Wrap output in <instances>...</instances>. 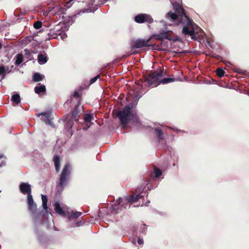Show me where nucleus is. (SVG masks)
Masks as SVG:
<instances>
[{
	"label": "nucleus",
	"instance_id": "f257e3e1",
	"mask_svg": "<svg viewBox=\"0 0 249 249\" xmlns=\"http://www.w3.org/2000/svg\"><path fill=\"white\" fill-rule=\"evenodd\" d=\"M173 21H179L184 25L182 33L185 35L190 36L191 38L194 40H197L198 39V32L195 31L194 26L195 24L193 20L189 18V17H170Z\"/></svg>",
	"mask_w": 249,
	"mask_h": 249
},
{
	"label": "nucleus",
	"instance_id": "f03ea898",
	"mask_svg": "<svg viewBox=\"0 0 249 249\" xmlns=\"http://www.w3.org/2000/svg\"><path fill=\"white\" fill-rule=\"evenodd\" d=\"M133 108V104L130 103L117 113V116L124 127L126 126L128 123L135 117V114L132 111Z\"/></svg>",
	"mask_w": 249,
	"mask_h": 249
},
{
	"label": "nucleus",
	"instance_id": "7ed1b4c3",
	"mask_svg": "<svg viewBox=\"0 0 249 249\" xmlns=\"http://www.w3.org/2000/svg\"><path fill=\"white\" fill-rule=\"evenodd\" d=\"M165 75L164 70L155 71L151 72L147 75H144V80L149 86L157 87L160 84L161 78Z\"/></svg>",
	"mask_w": 249,
	"mask_h": 249
},
{
	"label": "nucleus",
	"instance_id": "20e7f679",
	"mask_svg": "<svg viewBox=\"0 0 249 249\" xmlns=\"http://www.w3.org/2000/svg\"><path fill=\"white\" fill-rule=\"evenodd\" d=\"M151 39V37H150L147 40L143 39H138L133 41L132 47L133 49H139L143 47L151 46L154 49L158 51H161L165 50V49L164 48H160L159 45H156L155 44H149Z\"/></svg>",
	"mask_w": 249,
	"mask_h": 249
},
{
	"label": "nucleus",
	"instance_id": "39448f33",
	"mask_svg": "<svg viewBox=\"0 0 249 249\" xmlns=\"http://www.w3.org/2000/svg\"><path fill=\"white\" fill-rule=\"evenodd\" d=\"M173 32L172 31H162L158 34L153 35L150 37H151V39L154 38L156 40L161 41L160 44L159 45L160 46V48H162V47L163 46H165L163 42L164 39H166L170 41H173L174 42L177 40V39H174L173 38Z\"/></svg>",
	"mask_w": 249,
	"mask_h": 249
},
{
	"label": "nucleus",
	"instance_id": "423d86ee",
	"mask_svg": "<svg viewBox=\"0 0 249 249\" xmlns=\"http://www.w3.org/2000/svg\"><path fill=\"white\" fill-rule=\"evenodd\" d=\"M175 12L170 11L166 16H187L184 9L182 7L181 0H170Z\"/></svg>",
	"mask_w": 249,
	"mask_h": 249
},
{
	"label": "nucleus",
	"instance_id": "0eeeda50",
	"mask_svg": "<svg viewBox=\"0 0 249 249\" xmlns=\"http://www.w3.org/2000/svg\"><path fill=\"white\" fill-rule=\"evenodd\" d=\"M71 174L69 164H65L60 175L58 186L63 189L68 183Z\"/></svg>",
	"mask_w": 249,
	"mask_h": 249
},
{
	"label": "nucleus",
	"instance_id": "6e6552de",
	"mask_svg": "<svg viewBox=\"0 0 249 249\" xmlns=\"http://www.w3.org/2000/svg\"><path fill=\"white\" fill-rule=\"evenodd\" d=\"M28 209L31 214L33 216L36 212V204L35 203L32 195L27 196Z\"/></svg>",
	"mask_w": 249,
	"mask_h": 249
},
{
	"label": "nucleus",
	"instance_id": "1a4fd4ad",
	"mask_svg": "<svg viewBox=\"0 0 249 249\" xmlns=\"http://www.w3.org/2000/svg\"><path fill=\"white\" fill-rule=\"evenodd\" d=\"M143 196L141 194H134L132 195H128L124 197V201L127 204L129 202L131 204L137 202L139 199L142 198Z\"/></svg>",
	"mask_w": 249,
	"mask_h": 249
},
{
	"label": "nucleus",
	"instance_id": "9d476101",
	"mask_svg": "<svg viewBox=\"0 0 249 249\" xmlns=\"http://www.w3.org/2000/svg\"><path fill=\"white\" fill-rule=\"evenodd\" d=\"M19 190L23 194L31 195V186L27 182H23L19 185Z\"/></svg>",
	"mask_w": 249,
	"mask_h": 249
},
{
	"label": "nucleus",
	"instance_id": "9b49d317",
	"mask_svg": "<svg viewBox=\"0 0 249 249\" xmlns=\"http://www.w3.org/2000/svg\"><path fill=\"white\" fill-rule=\"evenodd\" d=\"M80 101H79L75 105V107L71 112V118L73 120H74L75 122H77L78 121V114L80 113Z\"/></svg>",
	"mask_w": 249,
	"mask_h": 249
},
{
	"label": "nucleus",
	"instance_id": "f8f14e48",
	"mask_svg": "<svg viewBox=\"0 0 249 249\" xmlns=\"http://www.w3.org/2000/svg\"><path fill=\"white\" fill-rule=\"evenodd\" d=\"M151 17H135V21L140 23L145 22L151 23L153 20Z\"/></svg>",
	"mask_w": 249,
	"mask_h": 249
},
{
	"label": "nucleus",
	"instance_id": "ddd939ff",
	"mask_svg": "<svg viewBox=\"0 0 249 249\" xmlns=\"http://www.w3.org/2000/svg\"><path fill=\"white\" fill-rule=\"evenodd\" d=\"M54 210L59 215L64 216L66 213L62 207L60 206L58 202H55L54 204Z\"/></svg>",
	"mask_w": 249,
	"mask_h": 249
},
{
	"label": "nucleus",
	"instance_id": "4468645a",
	"mask_svg": "<svg viewBox=\"0 0 249 249\" xmlns=\"http://www.w3.org/2000/svg\"><path fill=\"white\" fill-rule=\"evenodd\" d=\"M115 204H117L118 205H120L124 209H126L127 207L130 208L131 205V204L129 202H128L127 204L124 201V198H119L116 201Z\"/></svg>",
	"mask_w": 249,
	"mask_h": 249
},
{
	"label": "nucleus",
	"instance_id": "2eb2a0df",
	"mask_svg": "<svg viewBox=\"0 0 249 249\" xmlns=\"http://www.w3.org/2000/svg\"><path fill=\"white\" fill-rule=\"evenodd\" d=\"M38 62L39 64L42 65L46 63L48 61V57L46 54H43L39 53L37 56Z\"/></svg>",
	"mask_w": 249,
	"mask_h": 249
},
{
	"label": "nucleus",
	"instance_id": "dca6fc26",
	"mask_svg": "<svg viewBox=\"0 0 249 249\" xmlns=\"http://www.w3.org/2000/svg\"><path fill=\"white\" fill-rule=\"evenodd\" d=\"M43 116L45 119L44 120L45 122L47 124H51V113L49 111H47L45 112H42L40 114H38V116Z\"/></svg>",
	"mask_w": 249,
	"mask_h": 249
},
{
	"label": "nucleus",
	"instance_id": "f3484780",
	"mask_svg": "<svg viewBox=\"0 0 249 249\" xmlns=\"http://www.w3.org/2000/svg\"><path fill=\"white\" fill-rule=\"evenodd\" d=\"M53 162L56 171L58 172L60 170V158L57 155H55L53 157Z\"/></svg>",
	"mask_w": 249,
	"mask_h": 249
},
{
	"label": "nucleus",
	"instance_id": "a211bd4d",
	"mask_svg": "<svg viewBox=\"0 0 249 249\" xmlns=\"http://www.w3.org/2000/svg\"><path fill=\"white\" fill-rule=\"evenodd\" d=\"M46 91V87L44 85H41L40 83L38 84V86L35 88V91L37 94H40Z\"/></svg>",
	"mask_w": 249,
	"mask_h": 249
},
{
	"label": "nucleus",
	"instance_id": "6ab92c4d",
	"mask_svg": "<svg viewBox=\"0 0 249 249\" xmlns=\"http://www.w3.org/2000/svg\"><path fill=\"white\" fill-rule=\"evenodd\" d=\"M44 76L41 74L36 72L35 73L33 76V80L34 82H39L42 80Z\"/></svg>",
	"mask_w": 249,
	"mask_h": 249
},
{
	"label": "nucleus",
	"instance_id": "aec40b11",
	"mask_svg": "<svg viewBox=\"0 0 249 249\" xmlns=\"http://www.w3.org/2000/svg\"><path fill=\"white\" fill-rule=\"evenodd\" d=\"M16 60L15 62V65H20L23 61V56L21 53H18L16 56Z\"/></svg>",
	"mask_w": 249,
	"mask_h": 249
},
{
	"label": "nucleus",
	"instance_id": "412c9836",
	"mask_svg": "<svg viewBox=\"0 0 249 249\" xmlns=\"http://www.w3.org/2000/svg\"><path fill=\"white\" fill-rule=\"evenodd\" d=\"M82 213L77 211H71V212L69 213V215L70 217L77 218L80 216L81 215Z\"/></svg>",
	"mask_w": 249,
	"mask_h": 249
},
{
	"label": "nucleus",
	"instance_id": "4be33fe9",
	"mask_svg": "<svg viewBox=\"0 0 249 249\" xmlns=\"http://www.w3.org/2000/svg\"><path fill=\"white\" fill-rule=\"evenodd\" d=\"M155 131L159 140L163 139V133L161 129L156 128Z\"/></svg>",
	"mask_w": 249,
	"mask_h": 249
},
{
	"label": "nucleus",
	"instance_id": "5701e85b",
	"mask_svg": "<svg viewBox=\"0 0 249 249\" xmlns=\"http://www.w3.org/2000/svg\"><path fill=\"white\" fill-rule=\"evenodd\" d=\"M12 100L16 104H18L20 102V97L18 94H15L12 96Z\"/></svg>",
	"mask_w": 249,
	"mask_h": 249
},
{
	"label": "nucleus",
	"instance_id": "b1692460",
	"mask_svg": "<svg viewBox=\"0 0 249 249\" xmlns=\"http://www.w3.org/2000/svg\"><path fill=\"white\" fill-rule=\"evenodd\" d=\"M107 0H92V5L101 6L103 5Z\"/></svg>",
	"mask_w": 249,
	"mask_h": 249
},
{
	"label": "nucleus",
	"instance_id": "393cba45",
	"mask_svg": "<svg viewBox=\"0 0 249 249\" xmlns=\"http://www.w3.org/2000/svg\"><path fill=\"white\" fill-rule=\"evenodd\" d=\"M175 81V79L173 78H161L160 84H167Z\"/></svg>",
	"mask_w": 249,
	"mask_h": 249
},
{
	"label": "nucleus",
	"instance_id": "a878e982",
	"mask_svg": "<svg viewBox=\"0 0 249 249\" xmlns=\"http://www.w3.org/2000/svg\"><path fill=\"white\" fill-rule=\"evenodd\" d=\"M73 121H74V120H73L71 117L69 120L68 121L66 124V128H67L68 130L72 128L73 124Z\"/></svg>",
	"mask_w": 249,
	"mask_h": 249
},
{
	"label": "nucleus",
	"instance_id": "bb28decb",
	"mask_svg": "<svg viewBox=\"0 0 249 249\" xmlns=\"http://www.w3.org/2000/svg\"><path fill=\"white\" fill-rule=\"evenodd\" d=\"M216 74L220 78L224 76L225 75V71L220 68H218L216 71Z\"/></svg>",
	"mask_w": 249,
	"mask_h": 249
},
{
	"label": "nucleus",
	"instance_id": "cd10ccee",
	"mask_svg": "<svg viewBox=\"0 0 249 249\" xmlns=\"http://www.w3.org/2000/svg\"><path fill=\"white\" fill-rule=\"evenodd\" d=\"M93 119V114H86L84 117V121L86 123H89Z\"/></svg>",
	"mask_w": 249,
	"mask_h": 249
},
{
	"label": "nucleus",
	"instance_id": "c85d7f7f",
	"mask_svg": "<svg viewBox=\"0 0 249 249\" xmlns=\"http://www.w3.org/2000/svg\"><path fill=\"white\" fill-rule=\"evenodd\" d=\"M154 173L155 174V176L156 178H159L162 174L161 171L160 169H159L157 167L154 168Z\"/></svg>",
	"mask_w": 249,
	"mask_h": 249
},
{
	"label": "nucleus",
	"instance_id": "c756f323",
	"mask_svg": "<svg viewBox=\"0 0 249 249\" xmlns=\"http://www.w3.org/2000/svg\"><path fill=\"white\" fill-rule=\"evenodd\" d=\"M6 75V70L4 66H0V76L3 78Z\"/></svg>",
	"mask_w": 249,
	"mask_h": 249
},
{
	"label": "nucleus",
	"instance_id": "7c9ffc66",
	"mask_svg": "<svg viewBox=\"0 0 249 249\" xmlns=\"http://www.w3.org/2000/svg\"><path fill=\"white\" fill-rule=\"evenodd\" d=\"M42 23L40 21H36L34 24V27L36 29H40L42 27Z\"/></svg>",
	"mask_w": 249,
	"mask_h": 249
},
{
	"label": "nucleus",
	"instance_id": "2f4dec72",
	"mask_svg": "<svg viewBox=\"0 0 249 249\" xmlns=\"http://www.w3.org/2000/svg\"><path fill=\"white\" fill-rule=\"evenodd\" d=\"M31 41V37L29 36L26 37L24 39L22 40V43L23 44L27 45Z\"/></svg>",
	"mask_w": 249,
	"mask_h": 249
},
{
	"label": "nucleus",
	"instance_id": "473e14b6",
	"mask_svg": "<svg viewBox=\"0 0 249 249\" xmlns=\"http://www.w3.org/2000/svg\"><path fill=\"white\" fill-rule=\"evenodd\" d=\"M73 96L74 97V98H77L78 99V101H80V97H81V95L80 94H79V93L77 91H75L73 93Z\"/></svg>",
	"mask_w": 249,
	"mask_h": 249
},
{
	"label": "nucleus",
	"instance_id": "72a5a7b5",
	"mask_svg": "<svg viewBox=\"0 0 249 249\" xmlns=\"http://www.w3.org/2000/svg\"><path fill=\"white\" fill-rule=\"evenodd\" d=\"M100 77V75H98L94 77L91 78L90 80V85L93 84Z\"/></svg>",
	"mask_w": 249,
	"mask_h": 249
},
{
	"label": "nucleus",
	"instance_id": "f704fd0d",
	"mask_svg": "<svg viewBox=\"0 0 249 249\" xmlns=\"http://www.w3.org/2000/svg\"><path fill=\"white\" fill-rule=\"evenodd\" d=\"M93 10H94V9H93ZM92 11V9L91 8H85L82 10L83 13L90 12Z\"/></svg>",
	"mask_w": 249,
	"mask_h": 249
},
{
	"label": "nucleus",
	"instance_id": "c9c22d12",
	"mask_svg": "<svg viewBox=\"0 0 249 249\" xmlns=\"http://www.w3.org/2000/svg\"><path fill=\"white\" fill-rule=\"evenodd\" d=\"M42 203H47L48 199L46 196L42 195Z\"/></svg>",
	"mask_w": 249,
	"mask_h": 249
},
{
	"label": "nucleus",
	"instance_id": "e433bc0d",
	"mask_svg": "<svg viewBox=\"0 0 249 249\" xmlns=\"http://www.w3.org/2000/svg\"><path fill=\"white\" fill-rule=\"evenodd\" d=\"M138 243L139 245H142L143 243V241L142 239H141L140 237H139L138 239Z\"/></svg>",
	"mask_w": 249,
	"mask_h": 249
},
{
	"label": "nucleus",
	"instance_id": "4c0bfd02",
	"mask_svg": "<svg viewBox=\"0 0 249 249\" xmlns=\"http://www.w3.org/2000/svg\"><path fill=\"white\" fill-rule=\"evenodd\" d=\"M42 206L44 209L46 210L47 209V203H42Z\"/></svg>",
	"mask_w": 249,
	"mask_h": 249
},
{
	"label": "nucleus",
	"instance_id": "58836bf2",
	"mask_svg": "<svg viewBox=\"0 0 249 249\" xmlns=\"http://www.w3.org/2000/svg\"><path fill=\"white\" fill-rule=\"evenodd\" d=\"M24 52H25V55H28L30 54V51H29L28 49H26L24 50Z\"/></svg>",
	"mask_w": 249,
	"mask_h": 249
},
{
	"label": "nucleus",
	"instance_id": "ea45409f",
	"mask_svg": "<svg viewBox=\"0 0 249 249\" xmlns=\"http://www.w3.org/2000/svg\"><path fill=\"white\" fill-rule=\"evenodd\" d=\"M71 17H64V16L62 17V19L64 20V21H65L68 18H70Z\"/></svg>",
	"mask_w": 249,
	"mask_h": 249
},
{
	"label": "nucleus",
	"instance_id": "a19ab883",
	"mask_svg": "<svg viewBox=\"0 0 249 249\" xmlns=\"http://www.w3.org/2000/svg\"><path fill=\"white\" fill-rule=\"evenodd\" d=\"M137 16H149V15L146 14H139Z\"/></svg>",
	"mask_w": 249,
	"mask_h": 249
},
{
	"label": "nucleus",
	"instance_id": "79ce46f5",
	"mask_svg": "<svg viewBox=\"0 0 249 249\" xmlns=\"http://www.w3.org/2000/svg\"><path fill=\"white\" fill-rule=\"evenodd\" d=\"M51 36L53 38H55L56 37V34H53L52 36Z\"/></svg>",
	"mask_w": 249,
	"mask_h": 249
},
{
	"label": "nucleus",
	"instance_id": "37998d69",
	"mask_svg": "<svg viewBox=\"0 0 249 249\" xmlns=\"http://www.w3.org/2000/svg\"><path fill=\"white\" fill-rule=\"evenodd\" d=\"M2 48V44L0 42V50Z\"/></svg>",
	"mask_w": 249,
	"mask_h": 249
},
{
	"label": "nucleus",
	"instance_id": "c03bdc74",
	"mask_svg": "<svg viewBox=\"0 0 249 249\" xmlns=\"http://www.w3.org/2000/svg\"><path fill=\"white\" fill-rule=\"evenodd\" d=\"M141 83V82H139V81H138L137 82V84L138 85H140V83Z\"/></svg>",
	"mask_w": 249,
	"mask_h": 249
},
{
	"label": "nucleus",
	"instance_id": "a18cd8bd",
	"mask_svg": "<svg viewBox=\"0 0 249 249\" xmlns=\"http://www.w3.org/2000/svg\"><path fill=\"white\" fill-rule=\"evenodd\" d=\"M48 35L49 36H50L51 33H48Z\"/></svg>",
	"mask_w": 249,
	"mask_h": 249
},
{
	"label": "nucleus",
	"instance_id": "49530a36",
	"mask_svg": "<svg viewBox=\"0 0 249 249\" xmlns=\"http://www.w3.org/2000/svg\"><path fill=\"white\" fill-rule=\"evenodd\" d=\"M67 104H69L68 101H67Z\"/></svg>",
	"mask_w": 249,
	"mask_h": 249
}]
</instances>
